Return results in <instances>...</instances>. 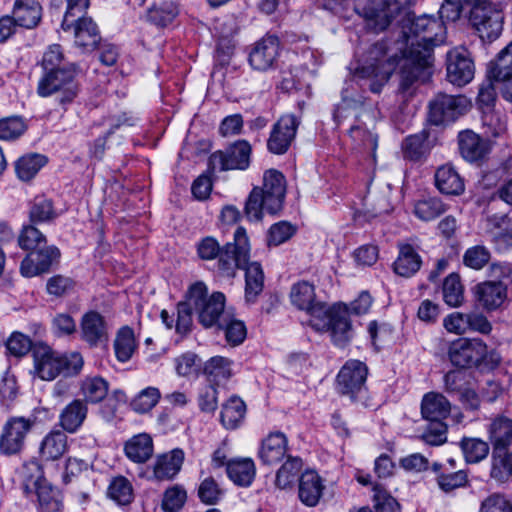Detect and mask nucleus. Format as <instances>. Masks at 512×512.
I'll list each match as a JSON object with an SVG mask.
<instances>
[{"mask_svg":"<svg viewBox=\"0 0 512 512\" xmlns=\"http://www.w3.org/2000/svg\"><path fill=\"white\" fill-rule=\"evenodd\" d=\"M68 450V436L62 430L53 429L41 440L38 449L39 460L42 462L56 461Z\"/></svg>","mask_w":512,"mask_h":512,"instance_id":"nucleus-23","label":"nucleus"},{"mask_svg":"<svg viewBox=\"0 0 512 512\" xmlns=\"http://www.w3.org/2000/svg\"><path fill=\"white\" fill-rule=\"evenodd\" d=\"M263 211H266L264 198L261 196L260 188L254 187L246 201L245 215L249 221H260Z\"/></svg>","mask_w":512,"mask_h":512,"instance_id":"nucleus-61","label":"nucleus"},{"mask_svg":"<svg viewBox=\"0 0 512 512\" xmlns=\"http://www.w3.org/2000/svg\"><path fill=\"white\" fill-rule=\"evenodd\" d=\"M443 298L450 307H459L464 301V288L458 274L448 275L443 283Z\"/></svg>","mask_w":512,"mask_h":512,"instance_id":"nucleus-47","label":"nucleus"},{"mask_svg":"<svg viewBox=\"0 0 512 512\" xmlns=\"http://www.w3.org/2000/svg\"><path fill=\"white\" fill-rule=\"evenodd\" d=\"M485 352V343L478 338H458L448 347V358L459 368L476 366Z\"/></svg>","mask_w":512,"mask_h":512,"instance_id":"nucleus-14","label":"nucleus"},{"mask_svg":"<svg viewBox=\"0 0 512 512\" xmlns=\"http://www.w3.org/2000/svg\"><path fill=\"white\" fill-rule=\"evenodd\" d=\"M446 211V206L439 198L418 201L414 206V214L423 221H431Z\"/></svg>","mask_w":512,"mask_h":512,"instance_id":"nucleus-50","label":"nucleus"},{"mask_svg":"<svg viewBox=\"0 0 512 512\" xmlns=\"http://www.w3.org/2000/svg\"><path fill=\"white\" fill-rule=\"evenodd\" d=\"M79 68L75 63L64 65L60 70L43 72L37 84V94L40 97H49L59 94V103H71L79 92L76 77Z\"/></svg>","mask_w":512,"mask_h":512,"instance_id":"nucleus-7","label":"nucleus"},{"mask_svg":"<svg viewBox=\"0 0 512 512\" xmlns=\"http://www.w3.org/2000/svg\"><path fill=\"white\" fill-rule=\"evenodd\" d=\"M225 296L221 292H215L209 296L208 301L204 303L196 313L198 314L199 322L205 327L210 328L215 325L219 326L223 315L228 314L224 312Z\"/></svg>","mask_w":512,"mask_h":512,"instance_id":"nucleus-31","label":"nucleus"},{"mask_svg":"<svg viewBox=\"0 0 512 512\" xmlns=\"http://www.w3.org/2000/svg\"><path fill=\"white\" fill-rule=\"evenodd\" d=\"M69 64L65 61L62 48L58 44H53L47 48L41 62L44 72L60 70L64 65Z\"/></svg>","mask_w":512,"mask_h":512,"instance_id":"nucleus-62","label":"nucleus"},{"mask_svg":"<svg viewBox=\"0 0 512 512\" xmlns=\"http://www.w3.org/2000/svg\"><path fill=\"white\" fill-rule=\"evenodd\" d=\"M226 474L235 485L248 487L252 484L256 475L254 461L251 458L230 459Z\"/></svg>","mask_w":512,"mask_h":512,"instance_id":"nucleus-33","label":"nucleus"},{"mask_svg":"<svg viewBox=\"0 0 512 512\" xmlns=\"http://www.w3.org/2000/svg\"><path fill=\"white\" fill-rule=\"evenodd\" d=\"M33 423L31 419L25 417L9 418L2 427L0 452L4 455H14L21 452Z\"/></svg>","mask_w":512,"mask_h":512,"instance_id":"nucleus-10","label":"nucleus"},{"mask_svg":"<svg viewBox=\"0 0 512 512\" xmlns=\"http://www.w3.org/2000/svg\"><path fill=\"white\" fill-rule=\"evenodd\" d=\"M373 509L374 512H401L396 499L379 485L373 487Z\"/></svg>","mask_w":512,"mask_h":512,"instance_id":"nucleus-60","label":"nucleus"},{"mask_svg":"<svg viewBox=\"0 0 512 512\" xmlns=\"http://www.w3.org/2000/svg\"><path fill=\"white\" fill-rule=\"evenodd\" d=\"M32 357L33 374L44 381H52L60 374L75 376L84 366L79 352L61 353L43 342L34 345Z\"/></svg>","mask_w":512,"mask_h":512,"instance_id":"nucleus-3","label":"nucleus"},{"mask_svg":"<svg viewBox=\"0 0 512 512\" xmlns=\"http://www.w3.org/2000/svg\"><path fill=\"white\" fill-rule=\"evenodd\" d=\"M208 289L203 282H195L188 288L183 305L192 310H198L206 301H208Z\"/></svg>","mask_w":512,"mask_h":512,"instance_id":"nucleus-63","label":"nucleus"},{"mask_svg":"<svg viewBox=\"0 0 512 512\" xmlns=\"http://www.w3.org/2000/svg\"><path fill=\"white\" fill-rule=\"evenodd\" d=\"M45 242L46 238L40 230L31 224L23 225L18 236V245L21 249H36Z\"/></svg>","mask_w":512,"mask_h":512,"instance_id":"nucleus-59","label":"nucleus"},{"mask_svg":"<svg viewBox=\"0 0 512 512\" xmlns=\"http://www.w3.org/2000/svg\"><path fill=\"white\" fill-rule=\"evenodd\" d=\"M368 368L365 363L351 359L339 370L336 377V389L342 394L355 399L356 395L365 387Z\"/></svg>","mask_w":512,"mask_h":512,"instance_id":"nucleus-11","label":"nucleus"},{"mask_svg":"<svg viewBox=\"0 0 512 512\" xmlns=\"http://www.w3.org/2000/svg\"><path fill=\"white\" fill-rule=\"evenodd\" d=\"M60 251L56 246H48L38 249L35 253L28 254L21 262L20 271L25 277H34L48 272L51 266L58 261Z\"/></svg>","mask_w":512,"mask_h":512,"instance_id":"nucleus-19","label":"nucleus"},{"mask_svg":"<svg viewBox=\"0 0 512 512\" xmlns=\"http://www.w3.org/2000/svg\"><path fill=\"white\" fill-rule=\"evenodd\" d=\"M251 146L239 140L225 151H216L210 157L213 168L224 170H246L250 165Z\"/></svg>","mask_w":512,"mask_h":512,"instance_id":"nucleus-13","label":"nucleus"},{"mask_svg":"<svg viewBox=\"0 0 512 512\" xmlns=\"http://www.w3.org/2000/svg\"><path fill=\"white\" fill-rule=\"evenodd\" d=\"M224 491L217 481L209 476L204 478L198 487V497L207 505L217 504L223 497Z\"/></svg>","mask_w":512,"mask_h":512,"instance_id":"nucleus-56","label":"nucleus"},{"mask_svg":"<svg viewBox=\"0 0 512 512\" xmlns=\"http://www.w3.org/2000/svg\"><path fill=\"white\" fill-rule=\"evenodd\" d=\"M109 391V383L101 376H86L80 382V395L83 401L88 404L102 402Z\"/></svg>","mask_w":512,"mask_h":512,"instance_id":"nucleus-35","label":"nucleus"},{"mask_svg":"<svg viewBox=\"0 0 512 512\" xmlns=\"http://www.w3.org/2000/svg\"><path fill=\"white\" fill-rule=\"evenodd\" d=\"M108 496L119 505H128L134 498L131 482L124 476L114 477L108 486Z\"/></svg>","mask_w":512,"mask_h":512,"instance_id":"nucleus-45","label":"nucleus"},{"mask_svg":"<svg viewBox=\"0 0 512 512\" xmlns=\"http://www.w3.org/2000/svg\"><path fill=\"white\" fill-rule=\"evenodd\" d=\"M397 249L398 255L392 263L393 272L403 278L413 277L422 266L419 247L412 241H403L397 244Z\"/></svg>","mask_w":512,"mask_h":512,"instance_id":"nucleus-18","label":"nucleus"},{"mask_svg":"<svg viewBox=\"0 0 512 512\" xmlns=\"http://www.w3.org/2000/svg\"><path fill=\"white\" fill-rule=\"evenodd\" d=\"M239 268L245 269V298L247 302H253L262 292L264 285V274L261 265L257 262L245 263Z\"/></svg>","mask_w":512,"mask_h":512,"instance_id":"nucleus-38","label":"nucleus"},{"mask_svg":"<svg viewBox=\"0 0 512 512\" xmlns=\"http://www.w3.org/2000/svg\"><path fill=\"white\" fill-rule=\"evenodd\" d=\"M289 300L292 306L310 316L309 324L313 329L329 331L334 344L342 346L349 341L350 323L346 317V308L327 307L318 301L314 284L305 280L294 283L290 288Z\"/></svg>","mask_w":512,"mask_h":512,"instance_id":"nucleus-2","label":"nucleus"},{"mask_svg":"<svg viewBox=\"0 0 512 512\" xmlns=\"http://www.w3.org/2000/svg\"><path fill=\"white\" fill-rule=\"evenodd\" d=\"M12 17L18 26L31 29L42 17V6L37 0H15Z\"/></svg>","mask_w":512,"mask_h":512,"instance_id":"nucleus-30","label":"nucleus"},{"mask_svg":"<svg viewBox=\"0 0 512 512\" xmlns=\"http://www.w3.org/2000/svg\"><path fill=\"white\" fill-rule=\"evenodd\" d=\"M406 158L418 160L428 151L427 137L424 133L406 137L402 145Z\"/></svg>","mask_w":512,"mask_h":512,"instance_id":"nucleus-57","label":"nucleus"},{"mask_svg":"<svg viewBox=\"0 0 512 512\" xmlns=\"http://www.w3.org/2000/svg\"><path fill=\"white\" fill-rule=\"evenodd\" d=\"M495 82V79L488 75L487 69L486 78L479 85L478 95L476 98V103L482 112L484 110L494 109L495 102L497 99Z\"/></svg>","mask_w":512,"mask_h":512,"instance_id":"nucleus-52","label":"nucleus"},{"mask_svg":"<svg viewBox=\"0 0 512 512\" xmlns=\"http://www.w3.org/2000/svg\"><path fill=\"white\" fill-rule=\"evenodd\" d=\"M469 21L481 38L497 37L501 31V17L495 6H467Z\"/></svg>","mask_w":512,"mask_h":512,"instance_id":"nucleus-17","label":"nucleus"},{"mask_svg":"<svg viewBox=\"0 0 512 512\" xmlns=\"http://www.w3.org/2000/svg\"><path fill=\"white\" fill-rule=\"evenodd\" d=\"M187 500L185 488L179 484L168 487L162 497L161 508L164 512H178Z\"/></svg>","mask_w":512,"mask_h":512,"instance_id":"nucleus-49","label":"nucleus"},{"mask_svg":"<svg viewBox=\"0 0 512 512\" xmlns=\"http://www.w3.org/2000/svg\"><path fill=\"white\" fill-rule=\"evenodd\" d=\"M459 149L462 156L471 162L482 158L485 154L480 137L472 131H464L459 134Z\"/></svg>","mask_w":512,"mask_h":512,"instance_id":"nucleus-42","label":"nucleus"},{"mask_svg":"<svg viewBox=\"0 0 512 512\" xmlns=\"http://www.w3.org/2000/svg\"><path fill=\"white\" fill-rule=\"evenodd\" d=\"M161 398V393L156 387H147L141 390L131 401L132 409L137 413H147L152 410Z\"/></svg>","mask_w":512,"mask_h":512,"instance_id":"nucleus-51","label":"nucleus"},{"mask_svg":"<svg viewBox=\"0 0 512 512\" xmlns=\"http://www.w3.org/2000/svg\"><path fill=\"white\" fill-rule=\"evenodd\" d=\"M22 488L27 497L36 495L39 512H62L64 509L62 492L52 486L46 479L44 470L38 460L23 465Z\"/></svg>","mask_w":512,"mask_h":512,"instance_id":"nucleus-4","label":"nucleus"},{"mask_svg":"<svg viewBox=\"0 0 512 512\" xmlns=\"http://www.w3.org/2000/svg\"><path fill=\"white\" fill-rule=\"evenodd\" d=\"M179 9L174 1H163L148 10V19L158 26L165 27L177 17Z\"/></svg>","mask_w":512,"mask_h":512,"instance_id":"nucleus-46","label":"nucleus"},{"mask_svg":"<svg viewBox=\"0 0 512 512\" xmlns=\"http://www.w3.org/2000/svg\"><path fill=\"white\" fill-rule=\"evenodd\" d=\"M88 406L81 399H74L67 404L59 415V425L62 431L75 433L87 418Z\"/></svg>","mask_w":512,"mask_h":512,"instance_id":"nucleus-28","label":"nucleus"},{"mask_svg":"<svg viewBox=\"0 0 512 512\" xmlns=\"http://www.w3.org/2000/svg\"><path fill=\"white\" fill-rule=\"evenodd\" d=\"M47 158L39 153H28L15 162L17 177L22 181H29L46 165Z\"/></svg>","mask_w":512,"mask_h":512,"instance_id":"nucleus-37","label":"nucleus"},{"mask_svg":"<svg viewBox=\"0 0 512 512\" xmlns=\"http://www.w3.org/2000/svg\"><path fill=\"white\" fill-rule=\"evenodd\" d=\"M302 469V460L299 457H288L276 474L275 483L280 489L290 487Z\"/></svg>","mask_w":512,"mask_h":512,"instance_id":"nucleus-48","label":"nucleus"},{"mask_svg":"<svg viewBox=\"0 0 512 512\" xmlns=\"http://www.w3.org/2000/svg\"><path fill=\"white\" fill-rule=\"evenodd\" d=\"M435 186L440 193L459 196L465 191V182L459 172L451 165L440 166L434 175Z\"/></svg>","mask_w":512,"mask_h":512,"instance_id":"nucleus-26","label":"nucleus"},{"mask_svg":"<svg viewBox=\"0 0 512 512\" xmlns=\"http://www.w3.org/2000/svg\"><path fill=\"white\" fill-rule=\"evenodd\" d=\"M324 489V481L317 472L306 471L301 475L298 495L304 505L315 507L322 498Z\"/></svg>","mask_w":512,"mask_h":512,"instance_id":"nucleus-24","label":"nucleus"},{"mask_svg":"<svg viewBox=\"0 0 512 512\" xmlns=\"http://www.w3.org/2000/svg\"><path fill=\"white\" fill-rule=\"evenodd\" d=\"M444 24L436 18L423 15L412 21L408 32H404L403 41L399 43L401 56L396 59L388 56L384 43H376L365 54L357 74L367 79L370 90L381 91L390 76L399 67L400 90L409 92L418 84L427 82L432 75L433 47L443 43Z\"/></svg>","mask_w":512,"mask_h":512,"instance_id":"nucleus-1","label":"nucleus"},{"mask_svg":"<svg viewBox=\"0 0 512 512\" xmlns=\"http://www.w3.org/2000/svg\"><path fill=\"white\" fill-rule=\"evenodd\" d=\"M183 462L184 452L181 449L159 455L153 464V478L157 481L173 479L180 472Z\"/></svg>","mask_w":512,"mask_h":512,"instance_id":"nucleus-25","label":"nucleus"},{"mask_svg":"<svg viewBox=\"0 0 512 512\" xmlns=\"http://www.w3.org/2000/svg\"><path fill=\"white\" fill-rule=\"evenodd\" d=\"M29 218L33 223H46L55 219L56 212L52 201L44 197L35 198L29 212Z\"/></svg>","mask_w":512,"mask_h":512,"instance_id":"nucleus-55","label":"nucleus"},{"mask_svg":"<svg viewBox=\"0 0 512 512\" xmlns=\"http://www.w3.org/2000/svg\"><path fill=\"white\" fill-rule=\"evenodd\" d=\"M296 232V227L287 221L273 224L268 231V244L278 246L289 240Z\"/></svg>","mask_w":512,"mask_h":512,"instance_id":"nucleus-64","label":"nucleus"},{"mask_svg":"<svg viewBox=\"0 0 512 512\" xmlns=\"http://www.w3.org/2000/svg\"><path fill=\"white\" fill-rule=\"evenodd\" d=\"M233 366V360L223 356H214L206 361L204 374L210 382L219 385L227 382L233 376Z\"/></svg>","mask_w":512,"mask_h":512,"instance_id":"nucleus-36","label":"nucleus"},{"mask_svg":"<svg viewBox=\"0 0 512 512\" xmlns=\"http://www.w3.org/2000/svg\"><path fill=\"white\" fill-rule=\"evenodd\" d=\"M218 328L224 332L226 341L232 346L241 344L247 335L244 322L236 319L231 314L222 316Z\"/></svg>","mask_w":512,"mask_h":512,"instance_id":"nucleus-41","label":"nucleus"},{"mask_svg":"<svg viewBox=\"0 0 512 512\" xmlns=\"http://www.w3.org/2000/svg\"><path fill=\"white\" fill-rule=\"evenodd\" d=\"M490 251L482 245L468 248L463 255V263L466 267L474 270H481L490 261Z\"/></svg>","mask_w":512,"mask_h":512,"instance_id":"nucleus-58","label":"nucleus"},{"mask_svg":"<svg viewBox=\"0 0 512 512\" xmlns=\"http://www.w3.org/2000/svg\"><path fill=\"white\" fill-rule=\"evenodd\" d=\"M451 412L447 398L437 392L426 393L421 401V415L427 421H444Z\"/></svg>","mask_w":512,"mask_h":512,"instance_id":"nucleus-29","label":"nucleus"},{"mask_svg":"<svg viewBox=\"0 0 512 512\" xmlns=\"http://www.w3.org/2000/svg\"><path fill=\"white\" fill-rule=\"evenodd\" d=\"M153 451V440L147 433L134 435L124 445L126 457L134 463H145Z\"/></svg>","mask_w":512,"mask_h":512,"instance_id":"nucleus-34","label":"nucleus"},{"mask_svg":"<svg viewBox=\"0 0 512 512\" xmlns=\"http://www.w3.org/2000/svg\"><path fill=\"white\" fill-rule=\"evenodd\" d=\"M27 130L26 121L20 116H11L0 119V139L5 141L16 140Z\"/></svg>","mask_w":512,"mask_h":512,"instance_id":"nucleus-53","label":"nucleus"},{"mask_svg":"<svg viewBox=\"0 0 512 512\" xmlns=\"http://www.w3.org/2000/svg\"><path fill=\"white\" fill-rule=\"evenodd\" d=\"M300 120L293 114H285L274 124L267 141L268 150L273 154H284L296 136Z\"/></svg>","mask_w":512,"mask_h":512,"instance_id":"nucleus-16","label":"nucleus"},{"mask_svg":"<svg viewBox=\"0 0 512 512\" xmlns=\"http://www.w3.org/2000/svg\"><path fill=\"white\" fill-rule=\"evenodd\" d=\"M67 9L61 24L65 32H71L76 46L90 51L101 40L97 24L86 16L89 0H66Z\"/></svg>","mask_w":512,"mask_h":512,"instance_id":"nucleus-6","label":"nucleus"},{"mask_svg":"<svg viewBox=\"0 0 512 512\" xmlns=\"http://www.w3.org/2000/svg\"><path fill=\"white\" fill-rule=\"evenodd\" d=\"M470 107L471 102L465 96L439 94L430 103L429 119L435 125L453 122L467 112Z\"/></svg>","mask_w":512,"mask_h":512,"instance_id":"nucleus-9","label":"nucleus"},{"mask_svg":"<svg viewBox=\"0 0 512 512\" xmlns=\"http://www.w3.org/2000/svg\"><path fill=\"white\" fill-rule=\"evenodd\" d=\"M246 414L244 401L237 397H230L222 406L221 422L227 429H235L243 421Z\"/></svg>","mask_w":512,"mask_h":512,"instance_id":"nucleus-39","label":"nucleus"},{"mask_svg":"<svg viewBox=\"0 0 512 512\" xmlns=\"http://www.w3.org/2000/svg\"><path fill=\"white\" fill-rule=\"evenodd\" d=\"M259 188L266 204V212L278 213L283 207L286 195L285 176L276 169L266 170L263 174L262 186Z\"/></svg>","mask_w":512,"mask_h":512,"instance_id":"nucleus-15","label":"nucleus"},{"mask_svg":"<svg viewBox=\"0 0 512 512\" xmlns=\"http://www.w3.org/2000/svg\"><path fill=\"white\" fill-rule=\"evenodd\" d=\"M198 255L201 259L212 260L219 258V265L223 271L230 274L234 267H240L248 261L250 244L243 227H238L234 233V243L227 244L223 249L213 237L202 239L197 246Z\"/></svg>","mask_w":512,"mask_h":512,"instance_id":"nucleus-5","label":"nucleus"},{"mask_svg":"<svg viewBox=\"0 0 512 512\" xmlns=\"http://www.w3.org/2000/svg\"><path fill=\"white\" fill-rule=\"evenodd\" d=\"M137 348L134 331L129 326L121 327L114 340V351L118 361H129Z\"/></svg>","mask_w":512,"mask_h":512,"instance_id":"nucleus-40","label":"nucleus"},{"mask_svg":"<svg viewBox=\"0 0 512 512\" xmlns=\"http://www.w3.org/2000/svg\"><path fill=\"white\" fill-rule=\"evenodd\" d=\"M461 448L465 459L469 463H477L485 459L489 453V445L477 438H468L461 441Z\"/></svg>","mask_w":512,"mask_h":512,"instance_id":"nucleus-54","label":"nucleus"},{"mask_svg":"<svg viewBox=\"0 0 512 512\" xmlns=\"http://www.w3.org/2000/svg\"><path fill=\"white\" fill-rule=\"evenodd\" d=\"M280 44L275 36H265L259 40L249 54L251 67L258 71H266L274 66L279 55Z\"/></svg>","mask_w":512,"mask_h":512,"instance_id":"nucleus-20","label":"nucleus"},{"mask_svg":"<svg viewBox=\"0 0 512 512\" xmlns=\"http://www.w3.org/2000/svg\"><path fill=\"white\" fill-rule=\"evenodd\" d=\"M402 0H357L355 11L374 31L386 29L400 13Z\"/></svg>","mask_w":512,"mask_h":512,"instance_id":"nucleus-8","label":"nucleus"},{"mask_svg":"<svg viewBox=\"0 0 512 512\" xmlns=\"http://www.w3.org/2000/svg\"><path fill=\"white\" fill-rule=\"evenodd\" d=\"M288 451L287 436L279 431L271 432L263 439L259 451L260 459L265 464H276L280 462Z\"/></svg>","mask_w":512,"mask_h":512,"instance_id":"nucleus-27","label":"nucleus"},{"mask_svg":"<svg viewBox=\"0 0 512 512\" xmlns=\"http://www.w3.org/2000/svg\"><path fill=\"white\" fill-rule=\"evenodd\" d=\"M474 295L482 308L495 310L507 299V287L500 281H484L475 286Z\"/></svg>","mask_w":512,"mask_h":512,"instance_id":"nucleus-22","label":"nucleus"},{"mask_svg":"<svg viewBox=\"0 0 512 512\" xmlns=\"http://www.w3.org/2000/svg\"><path fill=\"white\" fill-rule=\"evenodd\" d=\"M482 125L488 137H501L507 132L506 115L499 110L491 109L482 112Z\"/></svg>","mask_w":512,"mask_h":512,"instance_id":"nucleus-44","label":"nucleus"},{"mask_svg":"<svg viewBox=\"0 0 512 512\" xmlns=\"http://www.w3.org/2000/svg\"><path fill=\"white\" fill-rule=\"evenodd\" d=\"M488 435L494 455L505 450L512 443V419L503 415L495 417L488 427Z\"/></svg>","mask_w":512,"mask_h":512,"instance_id":"nucleus-32","label":"nucleus"},{"mask_svg":"<svg viewBox=\"0 0 512 512\" xmlns=\"http://www.w3.org/2000/svg\"><path fill=\"white\" fill-rule=\"evenodd\" d=\"M487 69L488 75L492 78H504L512 75V41L488 63Z\"/></svg>","mask_w":512,"mask_h":512,"instance_id":"nucleus-43","label":"nucleus"},{"mask_svg":"<svg viewBox=\"0 0 512 512\" xmlns=\"http://www.w3.org/2000/svg\"><path fill=\"white\" fill-rule=\"evenodd\" d=\"M475 76V64L471 53L464 47H456L447 54V78L453 85L462 87Z\"/></svg>","mask_w":512,"mask_h":512,"instance_id":"nucleus-12","label":"nucleus"},{"mask_svg":"<svg viewBox=\"0 0 512 512\" xmlns=\"http://www.w3.org/2000/svg\"><path fill=\"white\" fill-rule=\"evenodd\" d=\"M81 339L91 347L99 346L108 340V328L104 317L96 311H88L80 320Z\"/></svg>","mask_w":512,"mask_h":512,"instance_id":"nucleus-21","label":"nucleus"}]
</instances>
